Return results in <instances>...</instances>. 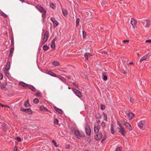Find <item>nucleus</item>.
<instances>
[{"label": "nucleus", "mask_w": 151, "mask_h": 151, "mask_svg": "<svg viewBox=\"0 0 151 151\" xmlns=\"http://www.w3.org/2000/svg\"><path fill=\"white\" fill-rule=\"evenodd\" d=\"M141 22L143 24L144 26L146 28L149 27L151 24L150 21L148 20H142Z\"/></svg>", "instance_id": "obj_1"}, {"label": "nucleus", "mask_w": 151, "mask_h": 151, "mask_svg": "<svg viewBox=\"0 0 151 151\" xmlns=\"http://www.w3.org/2000/svg\"><path fill=\"white\" fill-rule=\"evenodd\" d=\"M85 132L87 134L90 136L91 134V129L90 126L87 124H86L85 127Z\"/></svg>", "instance_id": "obj_2"}, {"label": "nucleus", "mask_w": 151, "mask_h": 151, "mask_svg": "<svg viewBox=\"0 0 151 151\" xmlns=\"http://www.w3.org/2000/svg\"><path fill=\"white\" fill-rule=\"evenodd\" d=\"M119 127L120 128H118V132L123 136H124L126 132L125 131L124 128L122 127L121 124H119Z\"/></svg>", "instance_id": "obj_3"}, {"label": "nucleus", "mask_w": 151, "mask_h": 151, "mask_svg": "<svg viewBox=\"0 0 151 151\" xmlns=\"http://www.w3.org/2000/svg\"><path fill=\"white\" fill-rule=\"evenodd\" d=\"M145 124V122L144 120L140 121L138 123V126L142 130H144L145 128L143 127L144 125Z\"/></svg>", "instance_id": "obj_4"}, {"label": "nucleus", "mask_w": 151, "mask_h": 151, "mask_svg": "<svg viewBox=\"0 0 151 151\" xmlns=\"http://www.w3.org/2000/svg\"><path fill=\"white\" fill-rule=\"evenodd\" d=\"M50 20L53 23V25L54 28L56 27L58 25V23L55 20L54 18L51 17L50 18Z\"/></svg>", "instance_id": "obj_5"}, {"label": "nucleus", "mask_w": 151, "mask_h": 151, "mask_svg": "<svg viewBox=\"0 0 151 151\" xmlns=\"http://www.w3.org/2000/svg\"><path fill=\"white\" fill-rule=\"evenodd\" d=\"M36 8L38 9L39 11L41 12L46 13V11L42 6L40 5H37L36 6Z\"/></svg>", "instance_id": "obj_6"}, {"label": "nucleus", "mask_w": 151, "mask_h": 151, "mask_svg": "<svg viewBox=\"0 0 151 151\" xmlns=\"http://www.w3.org/2000/svg\"><path fill=\"white\" fill-rule=\"evenodd\" d=\"M102 137V134L101 133H99L94 135L95 139L97 140H99Z\"/></svg>", "instance_id": "obj_7"}, {"label": "nucleus", "mask_w": 151, "mask_h": 151, "mask_svg": "<svg viewBox=\"0 0 151 151\" xmlns=\"http://www.w3.org/2000/svg\"><path fill=\"white\" fill-rule=\"evenodd\" d=\"M126 115L128 118V119L129 120L132 119L134 116L135 114L132 113H127Z\"/></svg>", "instance_id": "obj_8"}, {"label": "nucleus", "mask_w": 151, "mask_h": 151, "mask_svg": "<svg viewBox=\"0 0 151 151\" xmlns=\"http://www.w3.org/2000/svg\"><path fill=\"white\" fill-rule=\"evenodd\" d=\"M74 92L79 97L81 98L82 97V95L81 92L78 90H77L75 89H74Z\"/></svg>", "instance_id": "obj_9"}, {"label": "nucleus", "mask_w": 151, "mask_h": 151, "mask_svg": "<svg viewBox=\"0 0 151 151\" xmlns=\"http://www.w3.org/2000/svg\"><path fill=\"white\" fill-rule=\"evenodd\" d=\"M29 85V84H27L22 81L20 82L19 83V86H23V87L25 88L28 87Z\"/></svg>", "instance_id": "obj_10"}, {"label": "nucleus", "mask_w": 151, "mask_h": 151, "mask_svg": "<svg viewBox=\"0 0 151 151\" xmlns=\"http://www.w3.org/2000/svg\"><path fill=\"white\" fill-rule=\"evenodd\" d=\"M130 23L132 26L134 27L136 25V24H137V22L133 18H131Z\"/></svg>", "instance_id": "obj_11"}, {"label": "nucleus", "mask_w": 151, "mask_h": 151, "mask_svg": "<svg viewBox=\"0 0 151 151\" xmlns=\"http://www.w3.org/2000/svg\"><path fill=\"white\" fill-rule=\"evenodd\" d=\"M10 62L9 61H7L6 65V67L5 68V69L6 71L8 70L10 68Z\"/></svg>", "instance_id": "obj_12"}, {"label": "nucleus", "mask_w": 151, "mask_h": 151, "mask_svg": "<svg viewBox=\"0 0 151 151\" xmlns=\"http://www.w3.org/2000/svg\"><path fill=\"white\" fill-rule=\"evenodd\" d=\"M53 108L58 113L60 114H63V112L61 109L57 108L56 106L54 107Z\"/></svg>", "instance_id": "obj_13"}, {"label": "nucleus", "mask_w": 151, "mask_h": 151, "mask_svg": "<svg viewBox=\"0 0 151 151\" xmlns=\"http://www.w3.org/2000/svg\"><path fill=\"white\" fill-rule=\"evenodd\" d=\"M49 32L48 31H46L44 34V38H45V39H48V38L49 37Z\"/></svg>", "instance_id": "obj_14"}, {"label": "nucleus", "mask_w": 151, "mask_h": 151, "mask_svg": "<svg viewBox=\"0 0 151 151\" xmlns=\"http://www.w3.org/2000/svg\"><path fill=\"white\" fill-rule=\"evenodd\" d=\"M62 12L64 16L66 17L68 14L67 10L65 9H62Z\"/></svg>", "instance_id": "obj_15"}, {"label": "nucleus", "mask_w": 151, "mask_h": 151, "mask_svg": "<svg viewBox=\"0 0 151 151\" xmlns=\"http://www.w3.org/2000/svg\"><path fill=\"white\" fill-rule=\"evenodd\" d=\"M124 125L126 126V128L129 129L130 131H131L132 130V128L130 124H129V123L127 122Z\"/></svg>", "instance_id": "obj_16"}, {"label": "nucleus", "mask_w": 151, "mask_h": 151, "mask_svg": "<svg viewBox=\"0 0 151 151\" xmlns=\"http://www.w3.org/2000/svg\"><path fill=\"white\" fill-rule=\"evenodd\" d=\"M28 87L32 91L35 92L36 90L35 87L32 85L29 84Z\"/></svg>", "instance_id": "obj_17"}, {"label": "nucleus", "mask_w": 151, "mask_h": 151, "mask_svg": "<svg viewBox=\"0 0 151 151\" xmlns=\"http://www.w3.org/2000/svg\"><path fill=\"white\" fill-rule=\"evenodd\" d=\"M148 58V55H146L143 56L140 60V62H141L142 61L146 60Z\"/></svg>", "instance_id": "obj_18"}, {"label": "nucleus", "mask_w": 151, "mask_h": 151, "mask_svg": "<svg viewBox=\"0 0 151 151\" xmlns=\"http://www.w3.org/2000/svg\"><path fill=\"white\" fill-rule=\"evenodd\" d=\"M24 106L25 107H30L31 106V105L30 104L29 100L28 99L24 103Z\"/></svg>", "instance_id": "obj_19"}, {"label": "nucleus", "mask_w": 151, "mask_h": 151, "mask_svg": "<svg viewBox=\"0 0 151 151\" xmlns=\"http://www.w3.org/2000/svg\"><path fill=\"white\" fill-rule=\"evenodd\" d=\"M48 74L52 76H53V77H56L57 76L56 74L52 72L51 71H48Z\"/></svg>", "instance_id": "obj_20"}, {"label": "nucleus", "mask_w": 151, "mask_h": 151, "mask_svg": "<svg viewBox=\"0 0 151 151\" xmlns=\"http://www.w3.org/2000/svg\"><path fill=\"white\" fill-rule=\"evenodd\" d=\"M52 64L55 66H56L59 65L60 64L58 61H54L52 62Z\"/></svg>", "instance_id": "obj_21"}, {"label": "nucleus", "mask_w": 151, "mask_h": 151, "mask_svg": "<svg viewBox=\"0 0 151 151\" xmlns=\"http://www.w3.org/2000/svg\"><path fill=\"white\" fill-rule=\"evenodd\" d=\"M85 134L84 132H81V133L80 132L78 136V137L80 138V137H85Z\"/></svg>", "instance_id": "obj_22"}, {"label": "nucleus", "mask_w": 151, "mask_h": 151, "mask_svg": "<svg viewBox=\"0 0 151 151\" xmlns=\"http://www.w3.org/2000/svg\"><path fill=\"white\" fill-rule=\"evenodd\" d=\"M75 134V135H76L77 137V138L78 139H80V138L78 137V136L80 132L79 131H78V130H74V132Z\"/></svg>", "instance_id": "obj_23"}, {"label": "nucleus", "mask_w": 151, "mask_h": 151, "mask_svg": "<svg viewBox=\"0 0 151 151\" xmlns=\"http://www.w3.org/2000/svg\"><path fill=\"white\" fill-rule=\"evenodd\" d=\"M111 132L112 134H114L115 132V131L114 129V126L112 124L111 125Z\"/></svg>", "instance_id": "obj_24"}, {"label": "nucleus", "mask_w": 151, "mask_h": 151, "mask_svg": "<svg viewBox=\"0 0 151 151\" xmlns=\"http://www.w3.org/2000/svg\"><path fill=\"white\" fill-rule=\"evenodd\" d=\"M14 47H11L10 50V53L9 54V55L12 56V55L13 53V52L14 50Z\"/></svg>", "instance_id": "obj_25"}, {"label": "nucleus", "mask_w": 151, "mask_h": 151, "mask_svg": "<svg viewBox=\"0 0 151 151\" xmlns=\"http://www.w3.org/2000/svg\"><path fill=\"white\" fill-rule=\"evenodd\" d=\"M0 87L4 91H6L7 90L6 87L4 86V85L3 84H1L0 85Z\"/></svg>", "instance_id": "obj_26"}, {"label": "nucleus", "mask_w": 151, "mask_h": 151, "mask_svg": "<svg viewBox=\"0 0 151 151\" xmlns=\"http://www.w3.org/2000/svg\"><path fill=\"white\" fill-rule=\"evenodd\" d=\"M28 109H30V110L27 111L25 113H26L30 115L32 114L33 112L30 108H28Z\"/></svg>", "instance_id": "obj_27"}, {"label": "nucleus", "mask_w": 151, "mask_h": 151, "mask_svg": "<svg viewBox=\"0 0 151 151\" xmlns=\"http://www.w3.org/2000/svg\"><path fill=\"white\" fill-rule=\"evenodd\" d=\"M95 117L96 118L98 119H100L101 118V116L99 114V113H96Z\"/></svg>", "instance_id": "obj_28"}, {"label": "nucleus", "mask_w": 151, "mask_h": 151, "mask_svg": "<svg viewBox=\"0 0 151 151\" xmlns=\"http://www.w3.org/2000/svg\"><path fill=\"white\" fill-rule=\"evenodd\" d=\"M30 110V109H29L28 108L25 109L23 108L22 107H21L20 108V110L21 111H23V112H24L25 113H26V112L28 110Z\"/></svg>", "instance_id": "obj_29"}, {"label": "nucleus", "mask_w": 151, "mask_h": 151, "mask_svg": "<svg viewBox=\"0 0 151 151\" xmlns=\"http://www.w3.org/2000/svg\"><path fill=\"white\" fill-rule=\"evenodd\" d=\"M94 130L95 133L98 132L99 131V127L97 126L94 127Z\"/></svg>", "instance_id": "obj_30"}, {"label": "nucleus", "mask_w": 151, "mask_h": 151, "mask_svg": "<svg viewBox=\"0 0 151 151\" xmlns=\"http://www.w3.org/2000/svg\"><path fill=\"white\" fill-rule=\"evenodd\" d=\"M46 14L45 13H43L42 14V17L43 19L42 21L43 22H45V19L46 17Z\"/></svg>", "instance_id": "obj_31"}, {"label": "nucleus", "mask_w": 151, "mask_h": 151, "mask_svg": "<svg viewBox=\"0 0 151 151\" xmlns=\"http://www.w3.org/2000/svg\"><path fill=\"white\" fill-rule=\"evenodd\" d=\"M43 50L46 51L49 49V47L47 46L46 45H45L43 46Z\"/></svg>", "instance_id": "obj_32"}, {"label": "nucleus", "mask_w": 151, "mask_h": 151, "mask_svg": "<svg viewBox=\"0 0 151 151\" xmlns=\"http://www.w3.org/2000/svg\"><path fill=\"white\" fill-rule=\"evenodd\" d=\"M0 14L6 18L7 17V16L6 14L4 13L3 12L0 10Z\"/></svg>", "instance_id": "obj_33"}, {"label": "nucleus", "mask_w": 151, "mask_h": 151, "mask_svg": "<svg viewBox=\"0 0 151 151\" xmlns=\"http://www.w3.org/2000/svg\"><path fill=\"white\" fill-rule=\"evenodd\" d=\"M59 121L55 118H54V123L55 124L58 125V124Z\"/></svg>", "instance_id": "obj_34"}, {"label": "nucleus", "mask_w": 151, "mask_h": 151, "mask_svg": "<svg viewBox=\"0 0 151 151\" xmlns=\"http://www.w3.org/2000/svg\"><path fill=\"white\" fill-rule=\"evenodd\" d=\"M2 129L3 131L4 132H6V130L9 129V128L6 126V127H3Z\"/></svg>", "instance_id": "obj_35"}, {"label": "nucleus", "mask_w": 151, "mask_h": 151, "mask_svg": "<svg viewBox=\"0 0 151 151\" xmlns=\"http://www.w3.org/2000/svg\"><path fill=\"white\" fill-rule=\"evenodd\" d=\"M39 102V100L37 98H35L33 100V102L35 104H37Z\"/></svg>", "instance_id": "obj_36"}, {"label": "nucleus", "mask_w": 151, "mask_h": 151, "mask_svg": "<svg viewBox=\"0 0 151 151\" xmlns=\"http://www.w3.org/2000/svg\"><path fill=\"white\" fill-rule=\"evenodd\" d=\"M83 38H85L86 36V33L84 30L83 31Z\"/></svg>", "instance_id": "obj_37"}, {"label": "nucleus", "mask_w": 151, "mask_h": 151, "mask_svg": "<svg viewBox=\"0 0 151 151\" xmlns=\"http://www.w3.org/2000/svg\"><path fill=\"white\" fill-rule=\"evenodd\" d=\"M80 22V19L79 18H77L76 20V26L78 27L79 24Z\"/></svg>", "instance_id": "obj_38"}, {"label": "nucleus", "mask_w": 151, "mask_h": 151, "mask_svg": "<svg viewBox=\"0 0 151 151\" xmlns=\"http://www.w3.org/2000/svg\"><path fill=\"white\" fill-rule=\"evenodd\" d=\"M45 109H46V108L43 105H41L40 107V111L45 110Z\"/></svg>", "instance_id": "obj_39"}, {"label": "nucleus", "mask_w": 151, "mask_h": 151, "mask_svg": "<svg viewBox=\"0 0 151 151\" xmlns=\"http://www.w3.org/2000/svg\"><path fill=\"white\" fill-rule=\"evenodd\" d=\"M35 95L39 97H41L42 96L41 95V94L40 92H38L36 93Z\"/></svg>", "instance_id": "obj_40"}, {"label": "nucleus", "mask_w": 151, "mask_h": 151, "mask_svg": "<svg viewBox=\"0 0 151 151\" xmlns=\"http://www.w3.org/2000/svg\"><path fill=\"white\" fill-rule=\"evenodd\" d=\"M52 143L54 144V145L56 147H58V145H57V144L55 140H53L52 141Z\"/></svg>", "instance_id": "obj_41"}, {"label": "nucleus", "mask_w": 151, "mask_h": 151, "mask_svg": "<svg viewBox=\"0 0 151 151\" xmlns=\"http://www.w3.org/2000/svg\"><path fill=\"white\" fill-rule=\"evenodd\" d=\"M11 46L14 45V40L13 37H12L11 39Z\"/></svg>", "instance_id": "obj_42"}, {"label": "nucleus", "mask_w": 151, "mask_h": 151, "mask_svg": "<svg viewBox=\"0 0 151 151\" xmlns=\"http://www.w3.org/2000/svg\"><path fill=\"white\" fill-rule=\"evenodd\" d=\"M92 139H91L90 137H88L87 139V142H88V143H90Z\"/></svg>", "instance_id": "obj_43"}, {"label": "nucleus", "mask_w": 151, "mask_h": 151, "mask_svg": "<svg viewBox=\"0 0 151 151\" xmlns=\"http://www.w3.org/2000/svg\"><path fill=\"white\" fill-rule=\"evenodd\" d=\"M16 139L17 140V141H18L19 142H21V139L20 137H17L16 138Z\"/></svg>", "instance_id": "obj_44"}, {"label": "nucleus", "mask_w": 151, "mask_h": 151, "mask_svg": "<svg viewBox=\"0 0 151 151\" xmlns=\"http://www.w3.org/2000/svg\"><path fill=\"white\" fill-rule=\"evenodd\" d=\"M84 56L86 59L87 60L88 59V54L87 53H85L84 54Z\"/></svg>", "instance_id": "obj_45"}, {"label": "nucleus", "mask_w": 151, "mask_h": 151, "mask_svg": "<svg viewBox=\"0 0 151 151\" xmlns=\"http://www.w3.org/2000/svg\"><path fill=\"white\" fill-rule=\"evenodd\" d=\"M55 44H51V47L53 49H55Z\"/></svg>", "instance_id": "obj_46"}, {"label": "nucleus", "mask_w": 151, "mask_h": 151, "mask_svg": "<svg viewBox=\"0 0 151 151\" xmlns=\"http://www.w3.org/2000/svg\"><path fill=\"white\" fill-rule=\"evenodd\" d=\"M50 6L52 9H54L55 5L53 3H51L50 4Z\"/></svg>", "instance_id": "obj_47"}, {"label": "nucleus", "mask_w": 151, "mask_h": 151, "mask_svg": "<svg viewBox=\"0 0 151 151\" xmlns=\"http://www.w3.org/2000/svg\"><path fill=\"white\" fill-rule=\"evenodd\" d=\"M47 39H45V38H43V41L42 43V44H44L47 41Z\"/></svg>", "instance_id": "obj_48"}, {"label": "nucleus", "mask_w": 151, "mask_h": 151, "mask_svg": "<svg viewBox=\"0 0 151 151\" xmlns=\"http://www.w3.org/2000/svg\"><path fill=\"white\" fill-rule=\"evenodd\" d=\"M7 126L6 124L4 122H3L1 124L2 128L4 127H6Z\"/></svg>", "instance_id": "obj_49"}, {"label": "nucleus", "mask_w": 151, "mask_h": 151, "mask_svg": "<svg viewBox=\"0 0 151 151\" xmlns=\"http://www.w3.org/2000/svg\"><path fill=\"white\" fill-rule=\"evenodd\" d=\"M70 147V145L69 144H67L66 145V146L65 147V148L66 149H69Z\"/></svg>", "instance_id": "obj_50"}, {"label": "nucleus", "mask_w": 151, "mask_h": 151, "mask_svg": "<svg viewBox=\"0 0 151 151\" xmlns=\"http://www.w3.org/2000/svg\"><path fill=\"white\" fill-rule=\"evenodd\" d=\"M60 79L62 81H66V79H65V78H64L63 77H61Z\"/></svg>", "instance_id": "obj_51"}, {"label": "nucleus", "mask_w": 151, "mask_h": 151, "mask_svg": "<svg viewBox=\"0 0 151 151\" xmlns=\"http://www.w3.org/2000/svg\"><path fill=\"white\" fill-rule=\"evenodd\" d=\"M3 75L1 73H0V80H2L3 78Z\"/></svg>", "instance_id": "obj_52"}, {"label": "nucleus", "mask_w": 151, "mask_h": 151, "mask_svg": "<svg viewBox=\"0 0 151 151\" xmlns=\"http://www.w3.org/2000/svg\"><path fill=\"white\" fill-rule=\"evenodd\" d=\"M130 101L131 102H132L134 101V99L132 98L131 97L130 99Z\"/></svg>", "instance_id": "obj_53"}, {"label": "nucleus", "mask_w": 151, "mask_h": 151, "mask_svg": "<svg viewBox=\"0 0 151 151\" xmlns=\"http://www.w3.org/2000/svg\"><path fill=\"white\" fill-rule=\"evenodd\" d=\"M73 84L76 88H78L79 87L78 85L76 83H73Z\"/></svg>", "instance_id": "obj_54"}, {"label": "nucleus", "mask_w": 151, "mask_h": 151, "mask_svg": "<svg viewBox=\"0 0 151 151\" xmlns=\"http://www.w3.org/2000/svg\"><path fill=\"white\" fill-rule=\"evenodd\" d=\"M71 131L72 132H74V130H76L75 129V127H72L71 128Z\"/></svg>", "instance_id": "obj_55"}, {"label": "nucleus", "mask_w": 151, "mask_h": 151, "mask_svg": "<svg viewBox=\"0 0 151 151\" xmlns=\"http://www.w3.org/2000/svg\"><path fill=\"white\" fill-rule=\"evenodd\" d=\"M104 119L106 121H107V116L106 114H104Z\"/></svg>", "instance_id": "obj_56"}, {"label": "nucleus", "mask_w": 151, "mask_h": 151, "mask_svg": "<svg viewBox=\"0 0 151 151\" xmlns=\"http://www.w3.org/2000/svg\"><path fill=\"white\" fill-rule=\"evenodd\" d=\"M145 42H147V43H151V40H147Z\"/></svg>", "instance_id": "obj_57"}, {"label": "nucleus", "mask_w": 151, "mask_h": 151, "mask_svg": "<svg viewBox=\"0 0 151 151\" xmlns=\"http://www.w3.org/2000/svg\"><path fill=\"white\" fill-rule=\"evenodd\" d=\"M121 150L119 147H117L116 150V151H121Z\"/></svg>", "instance_id": "obj_58"}, {"label": "nucleus", "mask_w": 151, "mask_h": 151, "mask_svg": "<svg viewBox=\"0 0 151 151\" xmlns=\"http://www.w3.org/2000/svg\"><path fill=\"white\" fill-rule=\"evenodd\" d=\"M5 74L6 76L7 77H8L9 75V73L8 72H5Z\"/></svg>", "instance_id": "obj_59"}, {"label": "nucleus", "mask_w": 151, "mask_h": 151, "mask_svg": "<svg viewBox=\"0 0 151 151\" xmlns=\"http://www.w3.org/2000/svg\"><path fill=\"white\" fill-rule=\"evenodd\" d=\"M107 78L108 76L104 75V81L106 80L107 79Z\"/></svg>", "instance_id": "obj_60"}, {"label": "nucleus", "mask_w": 151, "mask_h": 151, "mask_svg": "<svg viewBox=\"0 0 151 151\" xmlns=\"http://www.w3.org/2000/svg\"><path fill=\"white\" fill-rule=\"evenodd\" d=\"M129 40H124L123 41V42H129Z\"/></svg>", "instance_id": "obj_61"}, {"label": "nucleus", "mask_w": 151, "mask_h": 151, "mask_svg": "<svg viewBox=\"0 0 151 151\" xmlns=\"http://www.w3.org/2000/svg\"><path fill=\"white\" fill-rule=\"evenodd\" d=\"M101 109L102 110L104 109V104L101 105Z\"/></svg>", "instance_id": "obj_62"}, {"label": "nucleus", "mask_w": 151, "mask_h": 151, "mask_svg": "<svg viewBox=\"0 0 151 151\" xmlns=\"http://www.w3.org/2000/svg\"><path fill=\"white\" fill-rule=\"evenodd\" d=\"M17 147L16 146H15L14 150V151H17Z\"/></svg>", "instance_id": "obj_63"}, {"label": "nucleus", "mask_w": 151, "mask_h": 151, "mask_svg": "<svg viewBox=\"0 0 151 151\" xmlns=\"http://www.w3.org/2000/svg\"><path fill=\"white\" fill-rule=\"evenodd\" d=\"M127 122H126L125 121H123L122 122L123 124H124V125H125V124H126V123H127Z\"/></svg>", "instance_id": "obj_64"}]
</instances>
